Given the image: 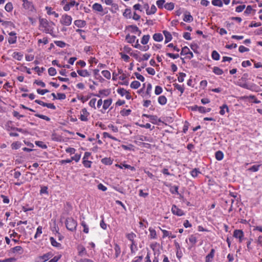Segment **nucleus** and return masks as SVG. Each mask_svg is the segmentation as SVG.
Returning a JSON list of instances; mask_svg holds the SVG:
<instances>
[{"label": "nucleus", "instance_id": "obj_1", "mask_svg": "<svg viewBox=\"0 0 262 262\" xmlns=\"http://www.w3.org/2000/svg\"><path fill=\"white\" fill-rule=\"evenodd\" d=\"M39 28L41 31L46 33L50 34L52 36H55L53 34V30L55 24L53 22H49L45 18H40L39 19Z\"/></svg>", "mask_w": 262, "mask_h": 262}, {"label": "nucleus", "instance_id": "obj_2", "mask_svg": "<svg viewBox=\"0 0 262 262\" xmlns=\"http://www.w3.org/2000/svg\"><path fill=\"white\" fill-rule=\"evenodd\" d=\"M66 226L68 230L74 231L76 230L77 223L76 221L74 220L72 217H68L66 221Z\"/></svg>", "mask_w": 262, "mask_h": 262}, {"label": "nucleus", "instance_id": "obj_3", "mask_svg": "<svg viewBox=\"0 0 262 262\" xmlns=\"http://www.w3.org/2000/svg\"><path fill=\"white\" fill-rule=\"evenodd\" d=\"M72 21V18L70 15L65 14L62 15L60 22V23L64 26H70Z\"/></svg>", "mask_w": 262, "mask_h": 262}, {"label": "nucleus", "instance_id": "obj_4", "mask_svg": "<svg viewBox=\"0 0 262 262\" xmlns=\"http://www.w3.org/2000/svg\"><path fill=\"white\" fill-rule=\"evenodd\" d=\"M90 115V113L88 112L85 108H83L80 111V115L79 119L82 121H87L88 120V117Z\"/></svg>", "mask_w": 262, "mask_h": 262}, {"label": "nucleus", "instance_id": "obj_5", "mask_svg": "<svg viewBox=\"0 0 262 262\" xmlns=\"http://www.w3.org/2000/svg\"><path fill=\"white\" fill-rule=\"evenodd\" d=\"M233 236L238 238L239 242L242 243L244 239V232L241 230L236 229L233 232Z\"/></svg>", "mask_w": 262, "mask_h": 262}, {"label": "nucleus", "instance_id": "obj_6", "mask_svg": "<svg viewBox=\"0 0 262 262\" xmlns=\"http://www.w3.org/2000/svg\"><path fill=\"white\" fill-rule=\"evenodd\" d=\"M171 212L173 214L179 216L184 215V211L182 209L178 208L177 206L175 205H172L171 208Z\"/></svg>", "mask_w": 262, "mask_h": 262}, {"label": "nucleus", "instance_id": "obj_7", "mask_svg": "<svg viewBox=\"0 0 262 262\" xmlns=\"http://www.w3.org/2000/svg\"><path fill=\"white\" fill-rule=\"evenodd\" d=\"M79 5V3L76 2L75 1H71L70 2L67 3L66 4L63 6V10L65 11H68L70 10L71 7H74L75 5L78 6Z\"/></svg>", "mask_w": 262, "mask_h": 262}, {"label": "nucleus", "instance_id": "obj_8", "mask_svg": "<svg viewBox=\"0 0 262 262\" xmlns=\"http://www.w3.org/2000/svg\"><path fill=\"white\" fill-rule=\"evenodd\" d=\"M15 32H11L9 33L10 37L8 38V41L10 44L15 43L16 42L17 37Z\"/></svg>", "mask_w": 262, "mask_h": 262}, {"label": "nucleus", "instance_id": "obj_9", "mask_svg": "<svg viewBox=\"0 0 262 262\" xmlns=\"http://www.w3.org/2000/svg\"><path fill=\"white\" fill-rule=\"evenodd\" d=\"M53 256V254L51 252H48L42 256H40L38 257V259L40 260H42L41 262H46L48 260Z\"/></svg>", "mask_w": 262, "mask_h": 262}, {"label": "nucleus", "instance_id": "obj_10", "mask_svg": "<svg viewBox=\"0 0 262 262\" xmlns=\"http://www.w3.org/2000/svg\"><path fill=\"white\" fill-rule=\"evenodd\" d=\"M92 9L94 11L98 12H102L103 11V9L102 5L97 3L93 5Z\"/></svg>", "mask_w": 262, "mask_h": 262}, {"label": "nucleus", "instance_id": "obj_11", "mask_svg": "<svg viewBox=\"0 0 262 262\" xmlns=\"http://www.w3.org/2000/svg\"><path fill=\"white\" fill-rule=\"evenodd\" d=\"M215 250L212 249L210 253L206 256L205 262H211L214 256Z\"/></svg>", "mask_w": 262, "mask_h": 262}, {"label": "nucleus", "instance_id": "obj_12", "mask_svg": "<svg viewBox=\"0 0 262 262\" xmlns=\"http://www.w3.org/2000/svg\"><path fill=\"white\" fill-rule=\"evenodd\" d=\"M116 166L120 168H127L130 169L132 171H135L136 169L134 166H132L130 165L120 163V164H116Z\"/></svg>", "mask_w": 262, "mask_h": 262}, {"label": "nucleus", "instance_id": "obj_13", "mask_svg": "<svg viewBox=\"0 0 262 262\" xmlns=\"http://www.w3.org/2000/svg\"><path fill=\"white\" fill-rule=\"evenodd\" d=\"M74 25L78 28H82L86 26V23L85 20L77 19L74 21Z\"/></svg>", "mask_w": 262, "mask_h": 262}, {"label": "nucleus", "instance_id": "obj_14", "mask_svg": "<svg viewBox=\"0 0 262 262\" xmlns=\"http://www.w3.org/2000/svg\"><path fill=\"white\" fill-rule=\"evenodd\" d=\"M23 4V6L26 9L32 10L33 8L32 3L27 0H22Z\"/></svg>", "mask_w": 262, "mask_h": 262}, {"label": "nucleus", "instance_id": "obj_15", "mask_svg": "<svg viewBox=\"0 0 262 262\" xmlns=\"http://www.w3.org/2000/svg\"><path fill=\"white\" fill-rule=\"evenodd\" d=\"M11 252L13 253L23 254L24 250L21 246H18L11 249Z\"/></svg>", "mask_w": 262, "mask_h": 262}, {"label": "nucleus", "instance_id": "obj_16", "mask_svg": "<svg viewBox=\"0 0 262 262\" xmlns=\"http://www.w3.org/2000/svg\"><path fill=\"white\" fill-rule=\"evenodd\" d=\"M161 231L163 233V238H165L166 237L168 236L169 237H171V238H174L176 237V235L174 234H172L171 232L164 229H161Z\"/></svg>", "mask_w": 262, "mask_h": 262}, {"label": "nucleus", "instance_id": "obj_17", "mask_svg": "<svg viewBox=\"0 0 262 262\" xmlns=\"http://www.w3.org/2000/svg\"><path fill=\"white\" fill-rule=\"evenodd\" d=\"M77 72L80 76L83 77H88L90 75V73L86 70H78Z\"/></svg>", "mask_w": 262, "mask_h": 262}, {"label": "nucleus", "instance_id": "obj_18", "mask_svg": "<svg viewBox=\"0 0 262 262\" xmlns=\"http://www.w3.org/2000/svg\"><path fill=\"white\" fill-rule=\"evenodd\" d=\"M163 34H164V35L165 36V43H167L168 42H169L170 41H171V40L172 39V36L170 32H169L167 31H164Z\"/></svg>", "mask_w": 262, "mask_h": 262}, {"label": "nucleus", "instance_id": "obj_19", "mask_svg": "<svg viewBox=\"0 0 262 262\" xmlns=\"http://www.w3.org/2000/svg\"><path fill=\"white\" fill-rule=\"evenodd\" d=\"M149 231L150 232L149 237L151 239H156L157 238L156 231L153 228L150 227L149 228Z\"/></svg>", "mask_w": 262, "mask_h": 262}, {"label": "nucleus", "instance_id": "obj_20", "mask_svg": "<svg viewBox=\"0 0 262 262\" xmlns=\"http://www.w3.org/2000/svg\"><path fill=\"white\" fill-rule=\"evenodd\" d=\"M153 39L156 41H161L163 40V35L161 33H155L154 35H153Z\"/></svg>", "mask_w": 262, "mask_h": 262}, {"label": "nucleus", "instance_id": "obj_21", "mask_svg": "<svg viewBox=\"0 0 262 262\" xmlns=\"http://www.w3.org/2000/svg\"><path fill=\"white\" fill-rule=\"evenodd\" d=\"M114 250L115 251V258H116L119 256L121 253V248L117 244H115Z\"/></svg>", "mask_w": 262, "mask_h": 262}, {"label": "nucleus", "instance_id": "obj_22", "mask_svg": "<svg viewBox=\"0 0 262 262\" xmlns=\"http://www.w3.org/2000/svg\"><path fill=\"white\" fill-rule=\"evenodd\" d=\"M158 101L161 105H165L166 104L167 100L165 96H160L158 98Z\"/></svg>", "mask_w": 262, "mask_h": 262}, {"label": "nucleus", "instance_id": "obj_23", "mask_svg": "<svg viewBox=\"0 0 262 262\" xmlns=\"http://www.w3.org/2000/svg\"><path fill=\"white\" fill-rule=\"evenodd\" d=\"M189 241L192 244V247H193L197 243V237L193 234L190 235L189 237Z\"/></svg>", "mask_w": 262, "mask_h": 262}, {"label": "nucleus", "instance_id": "obj_24", "mask_svg": "<svg viewBox=\"0 0 262 262\" xmlns=\"http://www.w3.org/2000/svg\"><path fill=\"white\" fill-rule=\"evenodd\" d=\"M112 103V99H108L105 100L104 101L103 105V108L104 110H106L107 108L109 107V106L111 105V104Z\"/></svg>", "mask_w": 262, "mask_h": 262}, {"label": "nucleus", "instance_id": "obj_25", "mask_svg": "<svg viewBox=\"0 0 262 262\" xmlns=\"http://www.w3.org/2000/svg\"><path fill=\"white\" fill-rule=\"evenodd\" d=\"M173 86L175 89L178 90L179 91H180L181 94L184 93L185 90L184 85H181L178 83H174Z\"/></svg>", "mask_w": 262, "mask_h": 262}, {"label": "nucleus", "instance_id": "obj_26", "mask_svg": "<svg viewBox=\"0 0 262 262\" xmlns=\"http://www.w3.org/2000/svg\"><path fill=\"white\" fill-rule=\"evenodd\" d=\"M12 56L14 59L20 61L22 59L23 55L21 53L15 52L13 53Z\"/></svg>", "mask_w": 262, "mask_h": 262}, {"label": "nucleus", "instance_id": "obj_27", "mask_svg": "<svg viewBox=\"0 0 262 262\" xmlns=\"http://www.w3.org/2000/svg\"><path fill=\"white\" fill-rule=\"evenodd\" d=\"M126 236L128 240H129L130 241L132 242V243H133V245H135V242L134 241V238L136 236V235L135 233H134L133 232L128 233L127 234H126Z\"/></svg>", "mask_w": 262, "mask_h": 262}, {"label": "nucleus", "instance_id": "obj_28", "mask_svg": "<svg viewBox=\"0 0 262 262\" xmlns=\"http://www.w3.org/2000/svg\"><path fill=\"white\" fill-rule=\"evenodd\" d=\"M50 241L51 242V245L54 247L59 248L61 246V245L60 243L57 242L56 239L53 237H51L50 238Z\"/></svg>", "mask_w": 262, "mask_h": 262}, {"label": "nucleus", "instance_id": "obj_29", "mask_svg": "<svg viewBox=\"0 0 262 262\" xmlns=\"http://www.w3.org/2000/svg\"><path fill=\"white\" fill-rule=\"evenodd\" d=\"M164 7L167 10H172L174 7V4L173 3H166L164 5Z\"/></svg>", "mask_w": 262, "mask_h": 262}, {"label": "nucleus", "instance_id": "obj_30", "mask_svg": "<svg viewBox=\"0 0 262 262\" xmlns=\"http://www.w3.org/2000/svg\"><path fill=\"white\" fill-rule=\"evenodd\" d=\"M101 162L105 165H111L113 161L110 158H104L101 159Z\"/></svg>", "mask_w": 262, "mask_h": 262}, {"label": "nucleus", "instance_id": "obj_31", "mask_svg": "<svg viewBox=\"0 0 262 262\" xmlns=\"http://www.w3.org/2000/svg\"><path fill=\"white\" fill-rule=\"evenodd\" d=\"M150 38L149 35H144L142 37L141 42L143 45H146L148 43L149 39Z\"/></svg>", "mask_w": 262, "mask_h": 262}, {"label": "nucleus", "instance_id": "obj_32", "mask_svg": "<svg viewBox=\"0 0 262 262\" xmlns=\"http://www.w3.org/2000/svg\"><path fill=\"white\" fill-rule=\"evenodd\" d=\"M136 39V37L135 36L132 35L130 36L129 35H127L126 36V40L128 42L130 43H132L135 41Z\"/></svg>", "mask_w": 262, "mask_h": 262}, {"label": "nucleus", "instance_id": "obj_33", "mask_svg": "<svg viewBox=\"0 0 262 262\" xmlns=\"http://www.w3.org/2000/svg\"><path fill=\"white\" fill-rule=\"evenodd\" d=\"M183 20L186 22H191L193 20V17L190 13H188V14H185L184 15Z\"/></svg>", "mask_w": 262, "mask_h": 262}, {"label": "nucleus", "instance_id": "obj_34", "mask_svg": "<svg viewBox=\"0 0 262 262\" xmlns=\"http://www.w3.org/2000/svg\"><path fill=\"white\" fill-rule=\"evenodd\" d=\"M221 110L220 111V114L221 115H224L225 113V110L226 109V111L228 112L229 111V108L228 106L226 104H224L220 107Z\"/></svg>", "mask_w": 262, "mask_h": 262}, {"label": "nucleus", "instance_id": "obj_35", "mask_svg": "<svg viewBox=\"0 0 262 262\" xmlns=\"http://www.w3.org/2000/svg\"><path fill=\"white\" fill-rule=\"evenodd\" d=\"M224 154L221 151H217L215 152V158L219 160H222L223 159Z\"/></svg>", "mask_w": 262, "mask_h": 262}, {"label": "nucleus", "instance_id": "obj_36", "mask_svg": "<svg viewBox=\"0 0 262 262\" xmlns=\"http://www.w3.org/2000/svg\"><path fill=\"white\" fill-rule=\"evenodd\" d=\"M13 8V5L11 2L7 3L5 7V9L8 12H11Z\"/></svg>", "mask_w": 262, "mask_h": 262}, {"label": "nucleus", "instance_id": "obj_37", "mask_svg": "<svg viewBox=\"0 0 262 262\" xmlns=\"http://www.w3.org/2000/svg\"><path fill=\"white\" fill-rule=\"evenodd\" d=\"M213 72L217 75H221L223 73V71L217 67L213 68Z\"/></svg>", "mask_w": 262, "mask_h": 262}, {"label": "nucleus", "instance_id": "obj_38", "mask_svg": "<svg viewBox=\"0 0 262 262\" xmlns=\"http://www.w3.org/2000/svg\"><path fill=\"white\" fill-rule=\"evenodd\" d=\"M211 57L213 59L215 60H219L220 59V55L216 51H213L211 54Z\"/></svg>", "mask_w": 262, "mask_h": 262}, {"label": "nucleus", "instance_id": "obj_39", "mask_svg": "<svg viewBox=\"0 0 262 262\" xmlns=\"http://www.w3.org/2000/svg\"><path fill=\"white\" fill-rule=\"evenodd\" d=\"M140 86V83L138 81H134L130 84V87L132 89H137Z\"/></svg>", "mask_w": 262, "mask_h": 262}, {"label": "nucleus", "instance_id": "obj_40", "mask_svg": "<svg viewBox=\"0 0 262 262\" xmlns=\"http://www.w3.org/2000/svg\"><path fill=\"white\" fill-rule=\"evenodd\" d=\"M178 189H179L178 186H173L170 188V191L172 194H179V193L178 192Z\"/></svg>", "mask_w": 262, "mask_h": 262}, {"label": "nucleus", "instance_id": "obj_41", "mask_svg": "<svg viewBox=\"0 0 262 262\" xmlns=\"http://www.w3.org/2000/svg\"><path fill=\"white\" fill-rule=\"evenodd\" d=\"M199 173H201V172L197 168H194L190 171V174L193 178L196 177Z\"/></svg>", "mask_w": 262, "mask_h": 262}, {"label": "nucleus", "instance_id": "obj_42", "mask_svg": "<svg viewBox=\"0 0 262 262\" xmlns=\"http://www.w3.org/2000/svg\"><path fill=\"white\" fill-rule=\"evenodd\" d=\"M131 113V110L130 109L125 110L123 109L120 111V114L122 116H128Z\"/></svg>", "mask_w": 262, "mask_h": 262}, {"label": "nucleus", "instance_id": "obj_43", "mask_svg": "<svg viewBox=\"0 0 262 262\" xmlns=\"http://www.w3.org/2000/svg\"><path fill=\"white\" fill-rule=\"evenodd\" d=\"M212 4L215 6H218L220 7L223 6V2L222 0H213L212 1Z\"/></svg>", "mask_w": 262, "mask_h": 262}, {"label": "nucleus", "instance_id": "obj_44", "mask_svg": "<svg viewBox=\"0 0 262 262\" xmlns=\"http://www.w3.org/2000/svg\"><path fill=\"white\" fill-rule=\"evenodd\" d=\"M129 28L132 29V31L133 33L139 32V35L141 33V31L139 29V28L136 26L130 25L129 26Z\"/></svg>", "mask_w": 262, "mask_h": 262}, {"label": "nucleus", "instance_id": "obj_45", "mask_svg": "<svg viewBox=\"0 0 262 262\" xmlns=\"http://www.w3.org/2000/svg\"><path fill=\"white\" fill-rule=\"evenodd\" d=\"M102 75L107 79H110L111 77V73L107 70H103L101 72Z\"/></svg>", "mask_w": 262, "mask_h": 262}, {"label": "nucleus", "instance_id": "obj_46", "mask_svg": "<svg viewBox=\"0 0 262 262\" xmlns=\"http://www.w3.org/2000/svg\"><path fill=\"white\" fill-rule=\"evenodd\" d=\"M156 11H157L156 7L154 5H152L151 6L150 9H149V11L147 12V15L154 14L156 12Z\"/></svg>", "mask_w": 262, "mask_h": 262}, {"label": "nucleus", "instance_id": "obj_47", "mask_svg": "<svg viewBox=\"0 0 262 262\" xmlns=\"http://www.w3.org/2000/svg\"><path fill=\"white\" fill-rule=\"evenodd\" d=\"M35 143L37 146L42 149H46L47 148V146L42 141H35Z\"/></svg>", "mask_w": 262, "mask_h": 262}, {"label": "nucleus", "instance_id": "obj_48", "mask_svg": "<svg viewBox=\"0 0 262 262\" xmlns=\"http://www.w3.org/2000/svg\"><path fill=\"white\" fill-rule=\"evenodd\" d=\"M42 228L41 226H39L37 227L36 230V232L34 235V238H37L38 237H39L40 234L42 233Z\"/></svg>", "mask_w": 262, "mask_h": 262}, {"label": "nucleus", "instance_id": "obj_49", "mask_svg": "<svg viewBox=\"0 0 262 262\" xmlns=\"http://www.w3.org/2000/svg\"><path fill=\"white\" fill-rule=\"evenodd\" d=\"M33 70L37 72L38 75H40L45 70V69L43 67L39 68L37 66L33 68Z\"/></svg>", "mask_w": 262, "mask_h": 262}, {"label": "nucleus", "instance_id": "obj_50", "mask_svg": "<svg viewBox=\"0 0 262 262\" xmlns=\"http://www.w3.org/2000/svg\"><path fill=\"white\" fill-rule=\"evenodd\" d=\"M103 136L104 138H108L114 141H118V139L116 137L111 136L110 134L106 132H104L103 133Z\"/></svg>", "mask_w": 262, "mask_h": 262}, {"label": "nucleus", "instance_id": "obj_51", "mask_svg": "<svg viewBox=\"0 0 262 262\" xmlns=\"http://www.w3.org/2000/svg\"><path fill=\"white\" fill-rule=\"evenodd\" d=\"M54 43L57 46L59 47L60 48H64L66 46V43L62 41H55Z\"/></svg>", "mask_w": 262, "mask_h": 262}, {"label": "nucleus", "instance_id": "obj_52", "mask_svg": "<svg viewBox=\"0 0 262 262\" xmlns=\"http://www.w3.org/2000/svg\"><path fill=\"white\" fill-rule=\"evenodd\" d=\"M179 76L178 77L179 82H182L184 80V77H186V74L184 73H179Z\"/></svg>", "mask_w": 262, "mask_h": 262}, {"label": "nucleus", "instance_id": "obj_53", "mask_svg": "<svg viewBox=\"0 0 262 262\" xmlns=\"http://www.w3.org/2000/svg\"><path fill=\"white\" fill-rule=\"evenodd\" d=\"M123 15L126 18H130L131 17V10L129 9H126L123 12Z\"/></svg>", "mask_w": 262, "mask_h": 262}, {"label": "nucleus", "instance_id": "obj_54", "mask_svg": "<svg viewBox=\"0 0 262 262\" xmlns=\"http://www.w3.org/2000/svg\"><path fill=\"white\" fill-rule=\"evenodd\" d=\"M117 91V93L118 94H119L120 95H121L122 96H123L126 94L128 93V92L127 91H126L125 89H124L123 88L118 89Z\"/></svg>", "mask_w": 262, "mask_h": 262}, {"label": "nucleus", "instance_id": "obj_55", "mask_svg": "<svg viewBox=\"0 0 262 262\" xmlns=\"http://www.w3.org/2000/svg\"><path fill=\"white\" fill-rule=\"evenodd\" d=\"M165 2V0H158L156 2V4L159 8L162 9L164 6Z\"/></svg>", "mask_w": 262, "mask_h": 262}, {"label": "nucleus", "instance_id": "obj_56", "mask_svg": "<svg viewBox=\"0 0 262 262\" xmlns=\"http://www.w3.org/2000/svg\"><path fill=\"white\" fill-rule=\"evenodd\" d=\"M48 73L51 76H54L56 74V70L54 68L51 67L48 69Z\"/></svg>", "mask_w": 262, "mask_h": 262}, {"label": "nucleus", "instance_id": "obj_57", "mask_svg": "<svg viewBox=\"0 0 262 262\" xmlns=\"http://www.w3.org/2000/svg\"><path fill=\"white\" fill-rule=\"evenodd\" d=\"M21 143L19 142H13L11 144L12 148L13 149H17L20 147Z\"/></svg>", "mask_w": 262, "mask_h": 262}, {"label": "nucleus", "instance_id": "obj_58", "mask_svg": "<svg viewBox=\"0 0 262 262\" xmlns=\"http://www.w3.org/2000/svg\"><path fill=\"white\" fill-rule=\"evenodd\" d=\"M139 140L143 141H145L150 142L152 141V139L150 138L144 136H140L139 138Z\"/></svg>", "mask_w": 262, "mask_h": 262}, {"label": "nucleus", "instance_id": "obj_59", "mask_svg": "<svg viewBox=\"0 0 262 262\" xmlns=\"http://www.w3.org/2000/svg\"><path fill=\"white\" fill-rule=\"evenodd\" d=\"M162 88L160 86L157 85L155 88V93L158 95L162 93Z\"/></svg>", "mask_w": 262, "mask_h": 262}, {"label": "nucleus", "instance_id": "obj_60", "mask_svg": "<svg viewBox=\"0 0 262 262\" xmlns=\"http://www.w3.org/2000/svg\"><path fill=\"white\" fill-rule=\"evenodd\" d=\"M185 48L187 49V53L186 54L187 55V57L188 59H190L193 57V54L192 52L190 51L189 49L187 47L185 46Z\"/></svg>", "mask_w": 262, "mask_h": 262}, {"label": "nucleus", "instance_id": "obj_61", "mask_svg": "<svg viewBox=\"0 0 262 262\" xmlns=\"http://www.w3.org/2000/svg\"><path fill=\"white\" fill-rule=\"evenodd\" d=\"M92 162L89 160H82V163L86 168H90L91 167Z\"/></svg>", "mask_w": 262, "mask_h": 262}, {"label": "nucleus", "instance_id": "obj_62", "mask_svg": "<svg viewBox=\"0 0 262 262\" xmlns=\"http://www.w3.org/2000/svg\"><path fill=\"white\" fill-rule=\"evenodd\" d=\"M260 167V165H254L251 166L250 168H249V170L253 172H256L257 171L259 170Z\"/></svg>", "mask_w": 262, "mask_h": 262}, {"label": "nucleus", "instance_id": "obj_63", "mask_svg": "<svg viewBox=\"0 0 262 262\" xmlns=\"http://www.w3.org/2000/svg\"><path fill=\"white\" fill-rule=\"evenodd\" d=\"M130 55L132 56L134 58H135L139 62L141 61V57L139 56L138 54L135 53H130Z\"/></svg>", "mask_w": 262, "mask_h": 262}, {"label": "nucleus", "instance_id": "obj_64", "mask_svg": "<svg viewBox=\"0 0 262 262\" xmlns=\"http://www.w3.org/2000/svg\"><path fill=\"white\" fill-rule=\"evenodd\" d=\"M16 259L14 257H10L5 259L4 260H0V262H14Z\"/></svg>", "mask_w": 262, "mask_h": 262}]
</instances>
